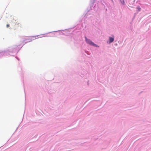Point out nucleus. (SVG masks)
Here are the masks:
<instances>
[{"label": "nucleus", "instance_id": "nucleus-1", "mask_svg": "<svg viewBox=\"0 0 151 151\" xmlns=\"http://www.w3.org/2000/svg\"><path fill=\"white\" fill-rule=\"evenodd\" d=\"M85 38L86 41L87 43L90 44L91 45H93L96 47H99V46H98L97 45L93 43V42L90 39H87L86 37H85Z\"/></svg>", "mask_w": 151, "mask_h": 151}, {"label": "nucleus", "instance_id": "nucleus-2", "mask_svg": "<svg viewBox=\"0 0 151 151\" xmlns=\"http://www.w3.org/2000/svg\"><path fill=\"white\" fill-rule=\"evenodd\" d=\"M109 43H111L113 42L114 40V37H109Z\"/></svg>", "mask_w": 151, "mask_h": 151}, {"label": "nucleus", "instance_id": "nucleus-3", "mask_svg": "<svg viewBox=\"0 0 151 151\" xmlns=\"http://www.w3.org/2000/svg\"><path fill=\"white\" fill-rule=\"evenodd\" d=\"M120 0L121 1V3L122 4H123L124 3V0Z\"/></svg>", "mask_w": 151, "mask_h": 151}, {"label": "nucleus", "instance_id": "nucleus-4", "mask_svg": "<svg viewBox=\"0 0 151 151\" xmlns=\"http://www.w3.org/2000/svg\"><path fill=\"white\" fill-rule=\"evenodd\" d=\"M137 9H138V10L139 11H140V10L141 9L140 8L139 6H138V7H137Z\"/></svg>", "mask_w": 151, "mask_h": 151}, {"label": "nucleus", "instance_id": "nucleus-5", "mask_svg": "<svg viewBox=\"0 0 151 151\" xmlns=\"http://www.w3.org/2000/svg\"><path fill=\"white\" fill-rule=\"evenodd\" d=\"M9 24H7V25H6V27L7 28H8L9 27Z\"/></svg>", "mask_w": 151, "mask_h": 151}]
</instances>
